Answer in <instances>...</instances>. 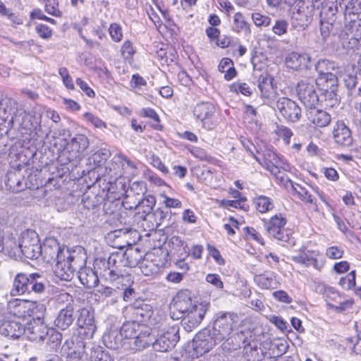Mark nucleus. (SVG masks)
Masks as SVG:
<instances>
[{
    "instance_id": "nucleus-30",
    "label": "nucleus",
    "mask_w": 361,
    "mask_h": 361,
    "mask_svg": "<svg viewBox=\"0 0 361 361\" xmlns=\"http://www.w3.org/2000/svg\"><path fill=\"white\" fill-rule=\"evenodd\" d=\"M54 272L61 280L70 281L73 278L75 271L65 257H63L56 262Z\"/></svg>"
},
{
    "instance_id": "nucleus-4",
    "label": "nucleus",
    "mask_w": 361,
    "mask_h": 361,
    "mask_svg": "<svg viewBox=\"0 0 361 361\" xmlns=\"http://www.w3.org/2000/svg\"><path fill=\"white\" fill-rule=\"evenodd\" d=\"M20 250L22 257L30 259H37L39 257L40 243L38 235L32 230H27L21 233L19 238Z\"/></svg>"
},
{
    "instance_id": "nucleus-28",
    "label": "nucleus",
    "mask_w": 361,
    "mask_h": 361,
    "mask_svg": "<svg viewBox=\"0 0 361 361\" xmlns=\"http://www.w3.org/2000/svg\"><path fill=\"white\" fill-rule=\"evenodd\" d=\"M1 252L10 257L21 258L22 251L20 250L19 240L17 241L12 233L6 234L4 240V250Z\"/></svg>"
},
{
    "instance_id": "nucleus-58",
    "label": "nucleus",
    "mask_w": 361,
    "mask_h": 361,
    "mask_svg": "<svg viewBox=\"0 0 361 361\" xmlns=\"http://www.w3.org/2000/svg\"><path fill=\"white\" fill-rule=\"evenodd\" d=\"M35 31L40 37L44 39H49L52 36V30L47 25L42 23L36 25Z\"/></svg>"
},
{
    "instance_id": "nucleus-2",
    "label": "nucleus",
    "mask_w": 361,
    "mask_h": 361,
    "mask_svg": "<svg viewBox=\"0 0 361 361\" xmlns=\"http://www.w3.org/2000/svg\"><path fill=\"white\" fill-rule=\"evenodd\" d=\"M238 322L237 314L231 312L220 313L214 322L212 332L219 342L228 340Z\"/></svg>"
},
{
    "instance_id": "nucleus-50",
    "label": "nucleus",
    "mask_w": 361,
    "mask_h": 361,
    "mask_svg": "<svg viewBox=\"0 0 361 361\" xmlns=\"http://www.w3.org/2000/svg\"><path fill=\"white\" fill-rule=\"evenodd\" d=\"M140 115L143 117L151 118L153 121L152 126L157 130L160 129V119L154 109L151 108H143L140 111Z\"/></svg>"
},
{
    "instance_id": "nucleus-35",
    "label": "nucleus",
    "mask_w": 361,
    "mask_h": 361,
    "mask_svg": "<svg viewBox=\"0 0 361 361\" xmlns=\"http://www.w3.org/2000/svg\"><path fill=\"white\" fill-rule=\"evenodd\" d=\"M293 192L298 195L301 201L309 205V208L313 212H318L319 209L315 200L312 197V195L307 190L298 183H293L291 185Z\"/></svg>"
},
{
    "instance_id": "nucleus-29",
    "label": "nucleus",
    "mask_w": 361,
    "mask_h": 361,
    "mask_svg": "<svg viewBox=\"0 0 361 361\" xmlns=\"http://www.w3.org/2000/svg\"><path fill=\"white\" fill-rule=\"evenodd\" d=\"M30 279V274L27 276L23 273L18 274L14 278L11 295L16 296L29 293Z\"/></svg>"
},
{
    "instance_id": "nucleus-57",
    "label": "nucleus",
    "mask_w": 361,
    "mask_h": 361,
    "mask_svg": "<svg viewBox=\"0 0 361 361\" xmlns=\"http://www.w3.org/2000/svg\"><path fill=\"white\" fill-rule=\"evenodd\" d=\"M59 74L63 80L64 85L70 90L74 89V84L71 77L69 75L68 71L66 68L62 67L59 69Z\"/></svg>"
},
{
    "instance_id": "nucleus-62",
    "label": "nucleus",
    "mask_w": 361,
    "mask_h": 361,
    "mask_svg": "<svg viewBox=\"0 0 361 361\" xmlns=\"http://www.w3.org/2000/svg\"><path fill=\"white\" fill-rule=\"evenodd\" d=\"M116 290L109 286H101L97 290V294L100 298H106L114 296Z\"/></svg>"
},
{
    "instance_id": "nucleus-27",
    "label": "nucleus",
    "mask_w": 361,
    "mask_h": 361,
    "mask_svg": "<svg viewBox=\"0 0 361 361\" xmlns=\"http://www.w3.org/2000/svg\"><path fill=\"white\" fill-rule=\"evenodd\" d=\"M304 2L300 1L297 3L298 8H294L291 16L293 25L298 28H305L310 23V16L303 7Z\"/></svg>"
},
{
    "instance_id": "nucleus-23",
    "label": "nucleus",
    "mask_w": 361,
    "mask_h": 361,
    "mask_svg": "<svg viewBox=\"0 0 361 361\" xmlns=\"http://www.w3.org/2000/svg\"><path fill=\"white\" fill-rule=\"evenodd\" d=\"M192 300L189 295L185 293H179L174 298L173 309L177 311V319H181L193 307ZM176 315V312H173V317Z\"/></svg>"
},
{
    "instance_id": "nucleus-63",
    "label": "nucleus",
    "mask_w": 361,
    "mask_h": 361,
    "mask_svg": "<svg viewBox=\"0 0 361 361\" xmlns=\"http://www.w3.org/2000/svg\"><path fill=\"white\" fill-rule=\"evenodd\" d=\"M49 3L45 5V11L50 15L60 17L62 15L61 11L58 8V3L55 0H49Z\"/></svg>"
},
{
    "instance_id": "nucleus-34",
    "label": "nucleus",
    "mask_w": 361,
    "mask_h": 361,
    "mask_svg": "<svg viewBox=\"0 0 361 361\" xmlns=\"http://www.w3.org/2000/svg\"><path fill=\"white\" fill-rule=\"evenodd\" d=\"M6 185L10 190L14 192H18L23 190L25 187V184L20 171H16L8 172L6 175Z\"/></svg>"
},
{
    "instance_id": "nucleus-60",
    "label": "nucleus",
    "mask_w": 361,
    "mask_h": 361,
    "mask_svg": "<svg viewBox=\"0 0 361 361\" xmlns=\"http://www.w3.org/2000/svg\"><path fill=\"white\" fill-rule=\"evenodd\" d=\"M121 52L124 59H130L135 52L132 42L126 40L121 47Z\"/></svg>"
},
{
    "instance_id": "nucleus-43",
    "label": "nucleus",
    "mask_w": 361,
    "mask_h": 361,
    "mask_svg": "<svg viewBox=\"0 0 361 361\" xmlns=\"http://www.w3.org/2000/svg\"><path fill=\"white\" fill-rule=\"evenodd\" d=\"M361 15V0H350L345 6V19L348 22V18H356Z\"/></svg>"
},
{
    "instance_id": "nucleus-10",
    "label": "nucleus",
    "mask_w": 361,
    "mask_h": 361,
    "mask_svg": "<svg viewBox=\"0 0 361 361\" xmlns=\"http://www.w3.org/2000/svg\"><path fill=\"white\" fill-rule=\"evenodd\" d=\"M79 334L84 338H92L96 331L94 312L88 308H81L77 319Z\"/></svg>"
},
{
    "instance_id": "nucleus-41",
    "label": "nucleus",
    "mask_w": 361,
    "mask_h": 361,
    "mask_svg": "<svg viewBox=\"0 0 361 361\" xmlns=\"http://www.w3.org/2000/svg\"><path fill=\"white\" fill-rule=\"evenodd\" d=\"M123 257L124 265L129 267H135L140 264L141 262V255L140 252L135 249L127 250L125 252L122 253Z\"/></svg>"
},
{
    "instance_id": "nucleus-44",
    "label": "nucleus",
    "mask_w": 361,
    "mask_h": 361,
    "mask_svg": "<svg viewBox=\"0 0 361 361\" xmlns=\"http://www.w3.org/2000/svg\"><path fill=\"white\" fill-rule=\"evenodd\" d=\"M63 338L62 334L54 328L48 329V334L46 336L47 344L50 346L51 348L54 349L57 351L59 345L61 343Z\"/></svg>"
},
{
    "instance_id": "nucleus-16",
    "label": "nucleus",
    "mask_w": 361,
    "mask_h": 361,
    "mask_svg": "<svg viewBox=\"0 0 361 361\" xmlns=\"http://www.w3.org/2000/svg\"><path fill=\"white\" fill-rule=\"evenodd\" d=\"M129 348L133 351L142 350L150 345L154 348V334L149 326H145L131 341L128 342Z\"/></svg>"
},
{
    "instance_id": "nucleus-13",
    "label": "nucleus",
    "mask_w": 361,
    "mask_h": 361,
    "mask_svg": "<svg viewBox=\"0 0 361 361\" xmlns=\"http://www.w3.org/2000/svg\"><path fill=\"white\" fill-rule=\"evenodd\" d=\"M207 312L206 305L195 303L193 307L182 317V324L187 332L197 328L202 321Z\"/></svg>"
},
{
    "instance_id": "nucleus-26",
    "label": "nucleus",
    "mask_w": 361,
    "mask_h": 361,
    "mask_svg": "<svg viewBox=\"0 0 361 361\" xmlns=\"http://www.w3.org/2000/svg\"><path fill=\"white\" fill-rule=\"evenodd\" d=\"M307 117L311 123L319 128L327 126L331 121V116L329 113L316 109V106L307 109Z\"/></svg>"
},
{
    "instance_id": "nucleus-11",
    "label": "nucleus",
    "mask_w": 361,
    "mask_h": 361,
    "mask_svg": "<svg viewBox=\"0 0 361 361\" xmlns=\"http://www.w3.org/2000/svg\"><path fill=\"white\" fill-rule=\"evenodd\" d=\"M215 111V106L210 102L198 103L193 109L195 116L202 122V127L207 130H212L216 126Z\"/></svg>"
},
{
    "instance_id": "nucleus-49",
    "label": "nucleus",
    "mask_w": 361,
    "mask_h": 361,
    "mask_svg": "<svg viewBox=\"0 0 361 361\" xmlns=\"http://www.w3.org/2000/svg\"><path fill=\"white\" fill-rule=\"evenodd\" d=\"M141 272L145 276H152L159 271V267L152 261L143 259L139 264Z\"/></svg>"
},
{
    "instance_id": "nucleus-24",
    "label": "nucleus",
    "mask_w": 361,
    "mask_h": 361,
    "mask_svg": "<svg viewBox=\"0 0 361 361\" xmlns=\"http://www.w3.org/2000/svg\"><path fill=\"white\" fill-rule=\"evenodd\" d=\"M75 319L74 308L62 307L54 319V325L58 329L64 331L73 324Z\"/></svg>"
},
{
    "instance_id": "nucleus-37",
    "label": "nucleus",
    "mask_w": 361,
    "mask_h": 361,
    "mask_svg": "<svg viewBox=\"0 0 361 361\" xmlns=\"http://www.w3.org/2000/svg\"><path fill=\"white\" fill-rule=\"evenodd\" d=\"M143 326L145 325H142L135 320L126 322L120 329V335L131 341L138 334Z\"/></svg>"
},
{
    "instance_id": "nucleus-8",
    "label": "nucleus",
    "mask_w": 361,
    "mask_h": 361,
    "mask_svg": "<svg viewBox=\"0 0 361 361\" xmlns=\"http://www.w3.org/2000/svg\"><path fill=\"white\" fill-rule=\"evenodd\" d=\"M348 21L345 30L349 41L346 49L352 50L355 54H358L361 50V18L359 17L348 18Z\"/></svg>"
},
{
    "instance_id": "nucleus-56",
    "label": "nucleus",
    "mask_w": 361,
    "mask_h": 361,
    "mask_svg": "<svg viewBox=\"0 0 361 361\" xmlns=\"http://www.w3.org/2000/svg\"><path fill=\"white\" fill-rule=\"evenodd\" d=\"M190 152L196 158L202 160L210 162L213 160V158L211 155H209L207 151L202 148L193 147L190 149Z\"/></svg>"
},
{
    "instance_id": "nucleus-5",
    "label": "nucleus",
    "mask_w": 361,
    "mask_h": 361,
    "mask_svg": "<svg viewBox=\"0 0 361 361\" xmlns=\"http://www.w3.org/2000/svg\"><path fill=\"white\" fill-rule=\"evenodd\" d=\"M218 343L215 336L208 329H204L198 332L192 341L194 355L198 357L208 353Z\"/></svg>"
},
{
    "instance_id": "nucleus-53",
    "label": "nucleus",
    "mask_w": 361,
    "mask_h": 361,
    "mask_svg": "<svg viewBox=\"0 0 361 361\" xmlns=\"http://www.w3.org/2000/svg\"><path fill=\"white\" fill-rule=\"evenodd\" d=\"M56 302L59 305H65L64 307L74 308V299L68 293H61L56 297Z\"/></svg>"
},
{
    "instance_id": "nucleus-14",
    "label": "nucleus",
    "mask_w": 361,
    "mask_h": 361,
    "mask_svg": "<svg viewBox=\"0 0 361 361\" xmlns=\"http://www.w3.org/2000/svg\"><path fill=\"white\" fill-rule=\"evenodd\" d=\"M276 108L287 121H298L301 116V109L294 101L281 97L276 102Z\"/></svg>"
},
{
    "instance_id": "nucleus-36",
    "label": "nucleus",
    "mask_w": 361,
    "mask_h": 361,
    "mask_svg": "<svg viewBox=\"0 0 361 361\" xmlns=\"http://www.w3.org/2000/svg\"><path fill=\"white\" fill-rule=\"evenodd\" d=\"M48 284V281L40 274H30L29 293L32 291L37 294H42L45 292Z\"/></svg>"
},
{
    "instance_id": "nucleus-52",
    "label": "nucleus",
    "mask_w": 361,
    "mask_h": 361,
    "mask_svg": "<svg viewBox=\"0 0 361 361\" xmlns=\"http://www.w3.org/2000/svg\"><path fill=\"white\" fill-rule=\"evenodd\" d=\"M91 361H111L110 356L99 346L92 348L90 354Z\"/></svg>"
},
{
    "instance_id": "nucleus-25",
    "label": "nucleus",
    "mask_w": 361,
    "mask_h": 361,
    "mask_svg": "<svg viewBox=\"0 0 361 361\" xmlns=\"http://www.w3.org/2000/svg\"><path fill=\"white\" fill-rule=\"evenodd\" d=\"M25 326L18 321H5L0 325V334L12 338H18L25 334Z\"/></svg>"
},
{
    "instance_id": "nucleus-20",
    "label": "nucleus",
    "mask_w": 361,
    "mask_h": 361,
    "mask_svg": "<svg viewBox=\"0 0 361 361\" xmlns=\"http://www.w3.org/2000/svg\"><path fill=\"white\" fill-rule=\"evenodd\" d=\"M310 61L311 57L307 54H300L295 51L288 54L285 59L286 67L293 71L309 69Z\"/></svg>"
},
{
    "instance_id": "nucleus-19",
    "label": "nucleus",
    "mask_w": 361,
    "mask_h": 361,
    "mask_svg": "<svg viewBox=\"0 0 361 361\" xmlns=\"http://www.w3.org/2000/svg\"><path fill=\"white\" fill-rule=\"evenodd\" d=\"M335 142L343 147H349L353 143L351 130L343 121H338L332 130Z\"/></svg>"
},
{
    "instance_id": "nucleus-3",
    "label": "nucleus",
    "mask_w": 361,
    "mask_h": 361,
    "mask_svg": "<svg viewBox=\"0 0 361 361\" xmlns=\"http://www.w3.org/2000/svg\"><path fill=\"white\" fill-rule=\"evenodd\" d=\"M179 331L178 325H173L160 331L156 338L154 336V350L167 352L173 349L180 340Z\"/></svg>"
},
{
    "instance_id": "nucleus-9",
    "label": "nucleus",
    "mask_w": 361,
    "mask_h": 361,
    "mask_svg": "<svg viewBox=\"0 0 361 361\" xmlns=\"http://www.w3.org/2000/svg\"><path fill=\"white\" fill-rule=\"evenodd\" d=\"M286 219L281 214L272 216L268 222L265 223V230L267 234L274 238L282 242H288L290 233L285 229Z\"/></svg>"
},
{
    "instance_id": "nucleus-12",
    "label": "nucleus",
    "mask_w": 361,
    "mask_h": 361,
    "mask_svg": "<svg viewBox=\"0 0 361 361\" xmlns=\"http://www.w3.org/2000/svg\"><path fill=\"white\" fill-rule=\"evenodd\" d=\"M39 256L43 257V259L49 263L52 264L57 262L59 259L65 257V252L62 249L58 242L54 238H46L42 245H40Z\"/></svg>"
},
{
    "instance_id": "nucleus-7",
    "label": "nucleus",
    "mask_w": 361,
    "mask_h": 361,
    "mask_svg": "<svg viewBox=\"0 0 361 361\" xmlns=\"http://www.w3.org/2000/svg\"><path fill=\"white\" fill-rule=\"evenodd\" d=\"M128 310L134 320L139 324L147 326L155 324L154 319L152 317L154 314L153 307L145 301L136 300Z\"/></svg>"
},
{
    "instance_id": "nucleus-18",
    "label": "nucleus",
    "mask_w": 361,
    "mask_h": 361,
    "mask_svg": "<svg viewBox=\"0 0 361 361\" xmlns=\"http://www.w3.org/2000/svg\"><path fill=\"white\" fill-rule=\"evenodd\" d=\"M89 140L82 134L76 135L68 143L66 150L68 152V159L70 161L80 159L83 152L88 147Z\"/></svg>"
},
{
    "instance_id": "nucleus-6",
    "label": "nucleus",
    "mask_w": 361,
    "mask_h": 361,
    "mask_svg": "<svg viewBox=\"0 0 361 361\" xmlns=\"http://www.w3.org/2000/svg\"><path fill=\"white\" fill-rule=\"evenodd\" d=\"M316 85L314 80H302L298 84V96L307 109L316 106L319 102Z\"/></svg>"
},
{
    "instance_id": "nucleus-45",
    "label": "nucleus",
    "mask_w": 361,
    "mask_h": 361,
    "mask_svg": "<svg viewBox=\"0 0 361 361\" xmlns=\"http://www.w3.org/2000/svg\"><path fill=\"white\" fill-rule=\"evenodd\" d=\"M234 30L236 32L244 31L246 35L251 33L250 24L245 20L244 16L240 12H237L233 16Z\"/></svg>"
},
{
    "instance_id": "nucleus-39",
    "label": "nucleus",
    "mask_w": 361,
    "mask_h": 361,
    "mask_svg": "<svg viewBox=\"0 0 361 361\" xmlns=\"http://www.w3.org/2000/svg\"><path fill=\"white\" fill-rule=\"evenodd\" d=\"M337 11V4L333 0L331 2L328 1L326 3H322V9L320 11V17L322 18L321 20H325L327 22L334 21Z\"/></svg>"
},
{
    "instance_id": "nucleus-31",
    "label": "nucleus",
    "mask_w": 361,
    "mask_h": 361,
    "mask_svg": "<svg viewBox=\"0 0 361 361\" xmlns=\"http://www.w3.org/2000/svg\"><path fill=\"white\" fill-rule=\"evenodd\" d=\"M156 204V198L154 195H147L135 205L136 214L140 215V218L145 219L149 215Z\"/></svg>"
},
{
    "instance_id": "nucleus-1",
    "label": "nucleus",
    "mask_w": 361,
    "mask_h": 361,
    "mask_svg": "<svg viewBox=\"0 0 361 361\" xmlns=\"http://www.w3.org/2000/svg\"><path fill=\"white\" fill-rule=\"evenodd\" d=\"M8 309L11 314L18 318L33 317L37 320H41L47 310L46 306L42 303L18 299L9 301Z\"/></svg>"
},
{
    "instance_id": "nucleus-40",
    "label": "nucleus",
    "mask_w": 361,
    "mask_h": 361,
    "mask_svg": "<svg viewBox=\"0 0 361 361\" xmlns=\"http://www.w3.org/2000/svg\"><path fill=\"white\" fill-rule=\"evenodd\" d=\"M281 163V158L275 152H269L265 154V168L272 174L279 172Z\"/></svg>"
},
{
    "instance_id": "nucleus-21",
    "label": "nucleus",
    "mask_w": 361,
    "mask_h": 361,
    "mask_svg": "<svg viewBox=\"0 0 361 361\" xmlns=\"http://www.w3.org/2000/svg\"><path fill=\"white\" fill-rule=\"evenodd\" d=\"M65 258L75 271H81L86 267L87 255L85 250L81 247L71 251L66 250Z\"/></svg>"
},
{
    "instance_id": "nucleus-42",
    "label": "nucleus",
    "mask_w": 361,
    "mask_h": 361,
    "mask_svg": "<svg viewBox=\"0 0 361 361\" xmlns=\"http://www.w3.org/2000/svg\"><path fill=\"white\" fill-rule=\"evenodd\" d=\"M315 70L319 76L334 74L332 71L336 69V63L327 59H319L314 66Z\"/></svg>"
},
{
    "instance_id": "nucleus-51",
    "label": "nucleus",
    "mask_w": 361,
    "mask_h": 361,
    "mask_svg": "<svg viewBox=\"0 0 361 361\" xmlns=\"http://www.w3.org/2000/svg\"><path fill=\"white\" fill-rule=\"evenodd\" d=\"M355 276L356 272L355 270L351 271L345 276L341 278L339 285L344 290H350L355 286Z\"/></svg>"
},
{
    "instance_id": "nucleus-38",
    "label": "nucleus",
    "mask_w": 361,
    "mask_h": 361,
    "mask_svg": "<svg viewBox=\"0 0 361 361\" xmlns=\"http://www.w3.org/2000/svg\"><path fill=\"white\" fill-rule=\"evenodd\" d=\"M94 269L98 276L104 278L106 280L114 281L113 276L109 267L108 259L97 258L94 262Z\"/></svg>"
},
{
    "instance_id": "nucleus-46",
    "label": "nucleus",
    "mask_w": 361,
    "mask_h": 361,
    "mask_svg": "<svg viewBox=\"0 0 361 361\" xmlns=\"http://www.w3.org/2000/svg\"><path fill=\"white\" fill-rule=\"evenodd\" d=\"M121 336L116 331H111L104 335V342L107 348L116 350L122 346Z\"/></svg>"
},
{
    "instance_id": "nucleus-47",
    "label": "nucleus",
    "mask_w": 361,
    "mask_h": 361,
    "mask_svg": "<svg viewBox=\"0 0 361 361\" xmlns=\"http://www.w3.org/2000/svg\"><path fill=\"white\" fill-rule=\"evenodd\" d=\"M291 259L293 262L305 265V267L312 265L316 267L317 264V259L310 255L306 252H300L296 255L293 256Z\"/></svg>"
},
{
    "instance_id": "nucleus-33",
    "label": "nucleus",
    "mask_w": 361,
    "mask_h": 361,
    "mask_svg": "<svg viewBox=\"0 0 361 361\" xmlns=\"http://www.w3.org/2000/svg\"><path fill=\"white\" fill-rule=\"evenodd\" d=\"M78 276L80 283L87 288H94L99 283L98 274L91 268L85 267L78 271Z\"/></svg>"
},
{
    "instance_id": "nucleus-15",
    "label": "nucleus",
    "mask_w": 361,
    "mask_h": 361,
    "mask_svg": "<svg viewBox=\"0 0 361 361\" xmlns=\"http://www.w3.org/2000/svg\"><path fill=\"white\" fill-rule=\"evenodd\" d=\"M123 257L124 255L121 252H116L111 253L107 259L114 281L126 280L130 285L132 281L130 275L125 274Z\"/></svg>"
},
{
    "instance_id": "nucleus-61",
    "label": "nucleus",
    "mask_w": 361,
    "mask_h": 361,
    "mask_svg": "<svg viewBox=\"0 0 361 361\" xmlns=\"http://www.w3.org/2000/svg\"><path fill=\"white\" fill-rule=\"evenodd\" d=\"M76 349L70 352V354H67L71 359L80 360L82 357L85 354V343L83 341H79L77 343Z\"/></svg>"
},
{
    "instance_id": "nucleus-48",
    "label": "nucleus",
    "mask_w": 361,
    "mask_h": 361,
    "mask_svg": "<svg viewBox=\"0 0 361 361\" xmlns=\"http://www.w3.org/2000/svg\"><path fill=\"white\" fill-rule=\"evenodd\" d=\"M255 203L256 209L261 213L267 212L274 208L272 200L264 195L257 197L255 200Z\"/></svg>"
},
{
    "instance_id": "nucleus-59",
    "label": "nucleus",
    "mask_w": 361,
    "mask_h": 361,
    "mask_svg": "<svg viewBox=\"0 0 361 361\" xmlns=\"http://www.w3.org/2000/svg\"><path fill=\"white\" fill-rule=\"evenodd\" d=\"M252 18L257 27L268 26L271 23V18L269 16H263L259 13H252Z\"/></svg>"
},
{
    "instance_id": "nucleus-22",
    "label": "nucleus",
    "mask_w": 361,
    "mask_h": 361,
    "mask_svg": "<svg viewBox=\"0 0 361 361\" xmlns=\"http://www.w3.org/2000/svg\"><path fill=\"white\" fill-rule=\"evenodd\" d=\"M314 82L321 87V90L324 92L325 96L331 98L336 95L338 87V78L336 74L319 76Z\"/></svg>"
},
{
    "instance_id": "nucleus-64",
    "label": "nucleus",
    "mask_w": 361,
    "mask_h": 361,
    "mask_svg": "<svg viewBox=\"0 0 361 361\" xmlns=\"http://www.w3.org/2000/svg\"><path fill=\"white\" fill-rule=\"evenodd\" d=\"M359 78L353 74L345 73L343 75V81L346 87L349 90H353L355 87Z\"/></svg>"
},
{
    "instance_id": "nucleus-17",
    "label": "nucleus",
    "mask_w": 361,
    "mask_h": 361,
    "mask_svg": "<svg viewBox=\"0 0 361 361\" xmlns=\"http://www.w3.org/2000/svg\"><path fill=\"white\" fill-rule=\"evenodd\" d=\"M49 327L41 320L30 322L25 326V334L27 339L32 341L41 342L46 340Z\"/></svg>"
},
{
    "instance_id": "nucleus-54",
    "label": "nucleus",
    "mask_w": 361,
    "mask_h": 361,
    "mask_svg": "<svg viewBox=\"0 0 361 361\" xmlns=\"http://www.w3.org/2000/svg\"><path fill=\"white\" fill-rule=\"evenodd\" d=\"M109 33L111 39L115 42H120L123 39L122 27L118 23H114L110 25Z\"/></svg>"
},
{
    "instance_id": "nucleus-32",
    "label": "nucleus",
    "mask_w": 361,
    "mask_h": 361,
    "mask_svg": "<svg viewBox=\"0 0 361 361\" xmlns=\"http://www.w3.org/2000/svg\"><path fill=\"white\" fill-rule=\"evenodd\" d=\"M254 281L262 289H274L278 284L275 274L271 271L255 275Z\"/></svg>"
},
{
    "instance_id": "nucleus-55",
    "label": "nucleus",
    "mask_w": 361,
    "mask_h": 361,
    "mask_svg": "<svg viewBox=\"0 0 361 361\" xmlns=\"http://www.w3.org/2000/svg\"><path fill=\"white\" fill-rule=\"evenodd\" d=\"M230 90L235 93L240 92L245 96H250L252 93L250 87L245 82L233 83L230 86Z\"/></svg>"
}]
</instances>
